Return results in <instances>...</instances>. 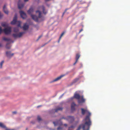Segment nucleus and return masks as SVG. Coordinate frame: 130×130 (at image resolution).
<instances>
[{
    "instance_id": "nucleus-1",
    "label": "nucleus",
    "mask_w": 130,
    "mask_h": 130,
    "mask_svg": "<svg viewBox=\"0 0 130 130\" xmlns=\"http://www.w3.org/2000/svg\"><path fill=\"white\" fill-rule=\"evenodd\" d=\"M17 15L15 14L13 19L12 21L11 22V24L12 25H14L16 24L17 25L18 27L14 28V32L16 33L13 34L12 36L14 38H20L21 37L22 35L24 34L23 32H20L19 33H17L19 31L18 27H20V28H22V27L21 26V22L19 21H17Z\"/></svg>"
},
{
    "instance_id": "nucleus-2",
    "label": "nucleus",
    "mask_w": 130,
    "mask_h": 130,
    "mask_svg": "<svg viewBox=\"0 0 130 130\" xmlns=\"http://www.w3.org/2000/svg\"><path fill=\"white\" fill-rule=\"evenodd\" d=\"M39 9L40 10H38L36 11V14L37 15H38V17L36 15L31 14L34 11V9L32 8L31 7L30 8L29 10L28 11V13L29 14L31 15V16L32 19L36 22L38 21L39 18H41L42 17L41 11H43V13L45 14L47 13L46 11H44V7L43 6H41L40 8Z\"/></svg>"
},
{
    "instance_id": "nucleus-3",
    "label": "nucleus",
    "mask_w": 130,
    "mask_h": 130,
    "mask_svg": "<svg viewBox=\"0 0 130 130\" xmlns=\"http://www.w3.org/2000/svg\"><path fill=\"white\" fill-rule=\"evenodd\" d=\"M83 121L84 124L80 125L77 130H79L81 128H82L83 130H89L91 124L90 118L88 116H86Z\"/></svg>"
},
{
    "instance_id": "nucleus-4",
    "label": "nucleus",
    "mask_w": 130,
    "mask_h": 130,
    "mask_svg": "<svg viewBox=\"0 0 130 130\" xmlns=\"http://www.w3.org/2000/svg\"><path fill=\"white\" fill-rule=\"evenodd\" d=\"M74 96L75 98L78 100V103L79 104L84 103L85 101V100L83 98V96H80L78 94H75Z\"/></svg>"
},
{
    "instance_id": "nucleus-5",
    "label": "nucleus",
    "mask_w": 130,
    "mask_h": 130,
    "mask_svg": "<svg viewBox=\"0 0 130 130\" xmlns=\"http://www.w3.org/2000/svg\"><path fill=\"white\" fill-rule=\"evenodd\" d=\"M53 123L55 126H59L57 128V130H61L63 129V127H61L62 123L60 120L56 121L53 122Z\"/></svg>"
},
{
    "instance_id": "nucleus-6",
    "label": "nucleus",
    "mask_w": 130,
    "mask_h": 130,
    "mask_svg": "<svg viewBox=\"0 0 130 130\" xmlns=\"http://www.w3.org/2000/svg\"><path fill=\"white\" fill-rule=\"evenodd\" d=\"M82 113V114L84 115L86 113L87 115V116H88V117L90 118V116H91V113L88 110L87 108H86L85 109L82 108L81 109Z\"/></svg>"
},
{
    "instance_id": "nucleus-7",
    "label": "nucleus",
    "mask_w": 130,
    "mask_h": 130,
    "mask_svg": "<svg viewBox=\"0 0 130 130\" xmlns=\"http://www.w3.org/2000/svg\"><path fill=\"white\" fill-rule=\"evenodd\" d=\"M3 31L6 34H8L10 33L11 31V28L10 27H7L3 30Z\"/></svg>"
},
{
    "instance_id": "nucleus-8",
    "label": "nucleus",
    "mask_w": 130,
    "mask_h": 130,
    "mask_svg": "<svg viewBox=\"0 0 130 130\" xmlns=\"http://www.w3.org/2000/svg\"><path fill=\"white\" fill-rule=\"evenodd\" d=\"M65 75H60V76H59V77H57L56 78H55L54 80H52V81H51L50 82V83H52L54 82H55L58 81V80L60 79L62 77L64 76Z\"/></svg>"
},
{
    "instance_id": "nucleus-9",
    "label": "nucleus",
    "mask_w": 130,
    "mask_h": 130,
    "mask_svg": "<svg viewBox=\"0 0 130 130\" xmlns=\"http://www.w3.org/2000/svg\"><path fill=\"white\" fill-rule=\"evenodd\" d=\"M20 13L21 17L23 19H25L26 18V14L23 11H20Z\"/></svg>"
},
{
    "instance_id": "nucleus-10",
    "label": "nucleus",
    "mask_w": 130,
    "mask_h": 130,
    "mask_svg": "<svg viewBox=\"0 0 130 130\" xmlns=\"http://www.w3.org/2000/svg\"><path fill=\"white\" fill-rule=\"evenodd\" d=\"M0 127L3 128H5V130H13V129H10L8 128L2 122H0Z\"/></svg>"
},
{
    "instance_id": "nucleus-11",
    "label": "nucleus",
    "mask_w": 130,
    "mask_h": 130,
    "mask_svg": "<svg viewBox=\"0 0 130 130\" xmlns=\"http://www.w3.org/2000/svg\"><path fill=\"white\" fill-rule=\"evenodd\" d=\"M6 55L8 57H10L14 55V54L11 53L10 52H6Z\"/></svg>"
},
{
    "instance_id": "nucleus-12",
    "label": "nucleus",
    "mask_w": 130,
    "mask_h": 130,
    "mask_svg": "<svg viewBox=\"0 0 130 130\" xmlns=\"http://www.w3.org/2000/svg\"><path fill=\"white\" fill-rule=\"evenodd\" d=\"M23 29L24 30H27L28 28V25L27 24V23H25L23 27Z\"/></svg>"
},
{
    "instance_id": "nucleus-13",
    "label": "nucleus",
    "mask_w": 130,
    "mask_h": 130,
    "mask_svg": "<svg viewBox=\"0 0 130 130\" xmlns=\"http://www.w3.org/2000/svg\"><path fill=\"white\" fill-rule=\"evenodd\" d=\"M66 119L69 121L72 122L74 120V118L73 117L69 116L67 118H66Z\"/></svg>"
},
{
    "instance_id": "nucleus-14",
    "label": "nucleus",
    "mask_w": 130,
    "mask_h": 130,
    "mask_svg": "<svg viewBox=\"0 0 130 130\" xmlns=\"http://www.w3.org/2000/svg\"><path fill=\"white\" fill-rule=\"evenodd\" d=\"M76 106V104L74 102L72 103L71 105V109L72 110H75V107Z\"/></svg>"
},
{
    "instance_id": "nucleus-15",
    "label": "nucleus",
    "mask_w": 130,
    "mask_h": 130,
    "mask_svg": "<svg viewBox=\"0 0 130 130\" xmlns=\"http://www.w3.org/2000/svg\"><path fill=\"white\" fill-rule=\"evenodd\" d=\"M3 10L4 12L7 14H8V10L7 9V8H6V6H4L3 7Z\"/></svg>"
},
{
    "instance_id": "nucleus-16",
    "label": "nucleus",
    "mask_w": 130,
    "mask_h": 130,
    "mask_svg": "<svg viewBox=\"0 0 130 130\" xmlns=\"http://www.w3.org/2000/svg\"><path fill=\"white\" fill-rule=\"evenodd\" d=\"M3 40L6 41H9L11 39L10 38H6L5 37H3Z\"/></svg>"
},
{
    "instance_id": "nucleus-17",
    "label": "nucleus",
    "mask_w": 130,
    "mask_h": 130,
    "mask_svg": "<svg viewBox=\"0 0 130 130\" xmlns=\"http://www.w3.org/2000/svg\"><path fill=\"white\" fill-rule=\"evenodd\" d=\"M24 5L22 4H20L19 3L18 5V8L19 9H21L23 7Z\"/></svg>"
},
{
    "instance_id": "nucleus-18",
    "label": "nucleus",
    "mask_w": 130,
    "mask_h": 130,
    "mask_svg": "<svg viewBox=\"0 0 130 130\" xmlns=\"http://www.w3.org/2000/svg\"><path fill=\"white\" fill-rule=\"evenodd\" d=\"M2 25L4 27H5L7 26V25L6 23L5 22H3L1 23Z\"/></svg>"
},
{
    "instance_id": "nucleus-19",
    "label": "nucleus",
    "mask_w": 130,
    "mask_h": 130,
    "mask_svg": "<svg viewBox=\"0 0 130 130\" xmlns=\"http://www.w3.org/2000/svg\"><path fill=\"white\" fill-rule=\"evenodd\" d=\"M80 55L79 54H77L76 56V60L78 61V59L80 57Z\"/></svg>"
},
{
    "instance_id": "nucleus-20",
    "label": "nucleus",
    "mask_w": 130,
    "mask_h": 130,
    "mask_svg": "<svg viewBox=\"0 0 130 130\" xmlns=\"http://www.w3.org/2000/svg\"><path fill=\"white\" fill-rule=\"evenodd\" d=\"M4 62V61H2L0 63V68H2V65Z\"/></svg>"
},
{
    "instance_id": "nucleus-21",
    "label": "nucleus",
    "mask_w": 130,
    "mask_h": 130,
    "mask_svg": "<svg viewBox=\"0 0 130 130\" xmlns=\"http://www.w3.org/2000/svg\"><path fill=\"white\" fill-rule=\"evenodd\" d=\"M62 109V108L61 107H60L59 108H58L56 109L55 111L56 112H57L58 110H61Z\"/></svg>"
},
{
    "instance_id": "nucleus-22",
    "label": "nucleus",
    "mask_w": 130,
    "mask_h": 130,
    "mask_svg": "<svg viewBox=\"0 0 130 130\" xmlns=\"http://www.w3.org/2000/svg\"><path fill=\"white\" fill-rule=\"evenodd\" d=\"M37 119L39 121H40L41 120V119L39 116H38L37 117Z\"/></svg>"
},
{
    "instance_id": "nucleus-23",
    "label": "nucleus",
    "mask_w": 130,
    "mask_h": 130,
    "mask_svg": "<svg viewBox=\"0 0 130 130\" xmlns=\"http://www.w3.org/2000/svg\"><path fill=\"white\" fill-rule=\"evenodd\" d=\"M64 34V32H63L61 34V35L59 39H61V38L62 37V36Z\"/></svg>"
},
{
    "instance_id": "nucleus-24",
    "label": "nucleus",
    "mask_w": 130,
    "mask_h": 130,
    "mask_svg": "<svg viewBox=\"0 0 130 130\" xmlns=\"http://www.w3.org/2000/svg\"><path fill=\"white\" fill-rule=\"evenodd\" d=\"M2 31L1 27L0 26V34H1Z\"/></svg>"
},
{
    "instance_id": "nucleus-25",
    "label": "nucleus",
    "mask_w": 130,
    "mask_h": 130,
    "mask_svg": "<svg viewBox=\"0 0 130 130\" xmlns=\"http://www.w3.org/2000/svg\"><path fill=\"white\" fill-rule=\"evenodd\" d=\"M77 61H78L77 60H76L75 62L73 64V65H75V64H76V63L77 62Z\"/></svg>"
},
{
    "instance_id": "nucleus-26",
    "label": "nucleus",
    "mask_w": 130,
    "mask_h": 130,
    "mask_svg": "<svg viewBox=\"0 0 130 130\" xmlns=\"http://www.w3.org/2000/svg\"><path fill=\"white\" fill-rule=\"evenodd\" d=\"M64 125L66 127L67 126V125L66 124H65Z\"/></svg>"
},
{
    "instance_id": "nucleus-27",
    "label": "nucleus",
    "mask_w": 130,
    "mask_h": 130,
    "mask_svg": "<svg viewBox=\"0 0 130 130\" xmlns=\"http://www.w3.org/2000/svg\"><path fill=\"white\" fill-rule=\"evenodd\" d=\"M28 0H24V1L25 2H27L28 1Z\"/></svg>"
},
{
    "instance_id": "nucleus-28",
    "label": "nucleus",
    "mask_w": 130,
    "mask_h": 130,
    "mask_svg": "<svg viewBox=\"0 0 130 130\" xmlns=\"http://www.w3.org/2000/svg\"><path fill=\"white\" fill-rule=\"evenodd\" d=\"M83 29H81L79 31V32H81V31H83Z\"/></svg>"
},
{
    "instance_id": "nucleus-29",
    "label": "nucleus",
    "mask_w": 130,
    "mask_h": 130,
    "mask_svg": "<svg viewBox=\"0 0 130 130\" xmlns=\"http://www.w3.org/2000/svg\"><path fill=\"white\" fill-rule=\"evenodd\" d=\"M13 113H16V112H13Z\"/></svg>"
},
{
    "instance_id": "nucleus-30",
    "label": "nucleus",
    "mask_w": 130,
    "mask_h": 130,
    "mask_svg": "<svg viewBox=\"0 0 130 130\" xmlns=\"http://www.w3.org/2000/svg\"><path fill=\"white\" fill-rule=\"evenodd\" d=\"M6 47H7V48H10V47H7V46H6Z\"/></svg>"
},
{
    "instance_id": "nucleus-31",
    "label": "nucleus",
    "mask_w": 130,
    "mask_h": 130,
    "mask_svg": "<svg viewBox=\"0 0 130 130\" xmlns=\"http://www.w3.org/2000/svg\"><path fill=\"white\" fill-rule=\"evenodd\" d=\"M1 46V44H0V47Z\"/></svg>"
},
{
    "instance_id": "nucleus-32",
    "label": "nucleus",
    "mask_w": 130,
    "mask_h": 130,
    "mask_svg": "<svg viewBox=\"0 0 130 130\" xmlns=\"http://www.w3.org/2000/svg\"><path fill=\"white\" fill-rule=\"evenodd\" d=\"M73 98H71V99H73Z\"/></svg>"
},
{
    "instance_id": "nucleus-33",
    "label": "nucleus",
    "mask_w": 130,
    "mask_h": 130,
    "mask_svg": "<svg viewBox=\"0 0 130 130\" xmlns=\"http://www.w3.org/2000/svg\"><path fill=\"white\" fill-rule=\"evenodd\" d=\"M40 37H39V38H40Z\"/></svg>"
}]
</instances>
